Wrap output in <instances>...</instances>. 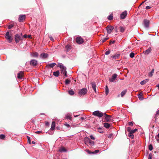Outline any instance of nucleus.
Returning a JSON list of instances; mask_svg holds the SVG:
<instances>
[{"mask_svg": "<svg viewBox=\"0 0 159 159\" xmlns=\"http://www.w3.org/2000/svg\"><path fill=\"white\" fill-rule=\"evenodd\" d=\"M108 19L109 20H111L113 19V16L112 14H111L108 17Z\"/></svg>", "mask_w": 159, "mask_h": 159, "instance_id": "nucleus-36", "label": "nucleus"}, {"mask_svg": "<svg viewBox=\"0 0 159 159\" xmlns=\"http://www.w3.org/2000/svg\"><path fill=\"white\" fill-rule=\"evenodd\" d=\"M148 148L151 151L153 149V147L152 144H150L149 145Z\"/></svg>", "mask_w": 159, "mask_h": 159, "instance_id": "nucleus-40", "label": "nucleus"}, {"mask_svg": "<svg viewBox=\"0 0 159 159\" xmlns=\"http://www.w3.org/2000/svg\"><path fill=\"white\" fill-rule=\"evenodd\" d=\"M49 39H50V40H51V41H53L54 40L53 38L51 36H49Z\"/></svg>", "mask_w": 159, "mask_h": 159, "instance_id": "nucleus-58", "label": "nucleus"}, {"mask_svg": "<svg viewBox=\"0 0 159 159\" xmlns=\"http://www.w3.org/2000/svg\"><path fill=\"white\" fill-rule=\"evenodd\" d=\"M105 93L106 95H107L109 93V89L108 86L106 85L105 88Z\"/></svg>", "mask_w": 159, "mask_h": 159, "instance_id": "nucleus-30", "label": "nucleus"}, {"mask_svg": "<svg viewBox=\"0 0 159 159\" xmlns=\"http://www.w3.org/2000/svg\"><path fill=\"white\" fill-rule=\"evenodd\" d=\"M151 8V7H150V6H147L146 7V9H147V10H148V9H150V8Z\"/></svg>", "mask_w": 159, "mask_h": 159, "instance_id": "nucleus-61", "label": "nucleus"}, {"mask_svg": "<svg viewBox=\"0 0 159 159\" xmlns=\"http://www.w3.org/2000/svg\"><path fill=\"white\" fill-rule=\"evenodd\" d=\"M104 126L107 128H108L110 126V125L107 123H104Z\"/></svg>", "mask_w": 159, "mask_h": 159, "instance_id": "nucleus-27", "label": "nucleus"}, {"mask_svg": "<svg viewBox=\"0 0 159 159\" xmlns=\"http://www.w3.org/2000/svg\"><path fill=\"white\" fill-rule=\"evenodd\" d=\"M111 58H114V59H115V56H114V55H113V56H111Z\"/></svg>", "mask_w": 159, "mask_h": 159, "instance_id": "nucleus-63", "label": "nucleus"}, {"mask_svg": "<svg viewBox=\"0 0 159 159\" xmlns=\"http://www.w3.org/2000/svg\"><path fill=\"white\" fill-rule=\"evenodd\" d=\"M90 138L92 140H94L95 139L94 137L92 135L90 136Z\"/></svg>", "mask_w": 159, "mask_h": 159, "instance_id": "nucleus-54", "label": "nucleus"}, {"mask_svg": "<svg viewBox=\"0 0 159 159\" xmlns=\"http://www.w3.org/2000/svg\"><path fill=\"white\" fill-rule=\"evenodd\" d=\"M64 75L66 77L67 76V72L64 73Z\"/></svg>", "mask_w": 159, "mask_h": 159, "instance_id": "nucleus-64", "label": "nucleus"}, {"mask_svg": "<svg viewBox=\"0 0 159 159\" xmlns=\"http://www.w3.org/2000/svg\"><path fill=\"white\" fill-rule=\"evenodd\" d=\"M27 138L28 139V143H30V144H31V140H30V138L27 136Z\"/></svg>", "mask_w": 159, "mask_h": 159, "instance_id": "nucleus-45", "label": "nucleus"}, {"mask_svg": "<svg viewBox=\"0 0 159 159\" xmlns=\"http://www.w3.org/2000/svg\"><path fill=\"white\" fill-rule=\"evenodd\" d=\"M37 63L38 62L35 59L32 60L30 62V65L34 66H36Z\"/></svg>", "mask_w": 159, "mask_h": 159, "instance_id": "nucleus-11", "label": "nucleus"}, {"mask_svg": "<svg viewBox=\"0 0 159 159\" xmlns=\"http://www.w3.org/2000/svg\"><path fill=\"white\" fill-rule=\"evenodd\" d=\"M154 69H152L151 71L148 73V76L149 77H151L152 76L154 73Z\"/></svg>", "mask_w": 159, "mask_h": 159, "instance_id": "nucleus-24", "label": "nucleus"}, {"mask_svg": "<svg viewBox=\"0 0 159 159\" xmlns=\"http://www.w3.org/2000/svg\"><path fill=\"white\" fill-rule=\"evenodd\" d=\"M90 140V139L88 137H85L84 139V141L85 143L86 144H89Z\"/></svg>", "mask_w": 159, "mask_h": 159, "instance_id": "nucleus-17", "label": "nucleus"}, {"mask_svg": "<svg viewBox=\"0 0 159 159\" xmlns=\"http://www.w3.org/2000/svg\"><path fill=\"white\" fill-rule=\"evenodd\" d=\"M109 39L108 38H101V41L102 43H103Z\"/></svg>", "mask_w": 159, "mask_h": 159, "instance_id": "nucleus-28", "label": "nucleus"}, {"mask_svg": "<svg viewBox=\"0 0 159 159\" xmlns=\"http://www.w3.org/2000/svg\"><path fill=\"white\" fill-rule=\"evenodd\" d=\"M138 97L139 98V99L140 100H143V97L141 93H139L138 95Z\"/></svg>", "mask_w": 159, "mask_h": 159, "instance_id": "nucleus-32", "label": "nucleus"}, {"mask_svg": "<svg viewBox=\"0 0 159 159\" xmlns=\"http://www.w3.org/2000/svg\"><path fill=\"white\" fill-rule=\"evenodd\" d=\"M159 115V110H158L157 111L154 117L155 119V120H156L157 119V117H158Z\"/></svg>", "mask_w": 159, "mask_h": 159, "instance_id": "nucleus-29", "label": "nucleus"}, {"mask_svg": "<svg viewBox=\"0 0 159 159\" xmlns=\"http://www.w3.org/2000/svg\"><path fill=\"white\" fill-rule=\"evenodd\" d=\"M127 15V11H125L120 14V18L121 19H124L125 18Z\"/></svg>", "mask_w": 159, "mask_h": 159, "instance_id": "nucleus-12", "label": "nucleus"}, {"mask_svg": "<svg viewBox=\"0 0 159 159\" xmlns=\"http://www.w3.org/2000/svg\"><path fill=\"white\" fill-rule=\"evenodd\" d=\"M59 67H60L61 69H62V66H64L63 65H59L58 66Z\"/></svg>", "mask_w": 159, "mask_h": 159, "instance_id": "nucleus-59", "label": "nucleus"}, {"mask_svg": "<svg viewBox=\"0 0 159 159\" xmlns=\"http://www.w3.org/2000/svg\"><path fill=\"white\" fill-rule=\"evenodd\" d=\"M55 127V121H53L52 122V123L51 127V128L50 129L51 130H53L54 129Z\"/></svg>", "mask_w": 159, "mask_h": 159, "instance_id": "nucleus-19", "label": "nucleus"}, {"mask_svg": "<svg viewBox=\"0 0 159 159\" xmlns=\"http://www.w3.org/2000/svg\"><path fill=\"white\" fill-rule=\"evenodd\" d=\"M45 125L46 126H48L49 125V123L47 121H46L45 122Z\"/></svg>", "mask_w": 159, "mask_h": 159, "instance_id": "nucleus-60", "label": "nucleus"}, {"mask_svg": "<svg viewBox=\"0 0 159 159\" xmlns=\"http://www.w3.org/2000/svg\"><path fill=\"white\" fill-rule=\"evenodd\" d=\"M13 27V25L12 24L8 26V29H11Z\"/></svg>", "mask_w": 159, "mask_h": 159, "instance_id": "nucleus-48", "label": "nucleus"}, {"mask_svg": "<svg viewBox=\"0 0 159 159\" xmlns=\"http://www.w3.org/2000/svg\"><path fill=\"white\" fill-rule=\"evenodd\" d=\"M48 56V54L45 53H43L40 55V57L42 58H46Z\"/></svg>", "mask_w": 159, "mask_h": 159, "instance_id": "nucleus-15", "label": "nucleus"}, {"mask_svg": "<svg viewBox=\"0 0 159 159\" xmlns=\"http://www.w3.org/2000/svg\"><path fill=\"white\" fill-rule=\"evenodd\" d=\"M23 37L25 38H27V35L26 34H25L24 35Z\"/></svg>", "mask_w": 159, "mask_h": 159, "instance_id": "nucleus-62", "label": "nucleus"}, {"mask_svg": "<svg viewBox=\"0 0 159 159\" xmlns=\"http://www.w3.org/2000/svg\"><path fill=\"white\" fill-rule=\"evenodd\" d=\"M120 31L121 32L123 33V32H124V31H125V28H124V27H123L122 26H120Z\"/></svg>", "mask_w": 159, "mask_h": 159, "instance_id": "nucleus-33", "label": "nucleus"}, {"mask_svg": "<svg viewBox=\"0 0 159 159\" xmlns=\"http://www.w3.org/2000/svg\"><path fill=\"white\" fill-rule=\"evenodd\" d=\"M76 41L77 43L81 44L84 42L83 39L80 37H78L76 39Z\"/></svg>", "mask_w": 159, "mask_h": 159, "instance_id": "nucleus-10", "label": "nucleus"}, {"mask_svg": "<svg viewBox=\"0 0 159 159\" xmlns=\"http://www.w3.org/2000/svg\"><path fill=\"white\" fill-rule=\"evenodd\" d=\"M128 136L129 137L131 138L132 139H133L134 138V136L133 134L131 132L129 133L128 134Z\"/></svg>", "mask_w": 159, "mask_h": 159, "instance_id": "nucleus-31", "label": "nucleus"}, {"mask_svg": "<svg viewBox=\"0 0 159 159\" xmlns=\"http://www.w3.org/2000/svg\"><path fill=\"white\" fill-rule=\"evenodd\" d=\"M15 41L16 43H18L20 40H22L23 39L22 34H16L15 36Z\"/></svg>", "mask_w": 159, "mask_h": 159, "instance_id": "nucleus-1", "label": "nucleus"}, {"mask_svg": "<svg viewBox=\"0 0 159 159\" xmlns=\"http://www.w3.org/2000/svg\"><path fill=\"white\" fill-rule=\"evenodd\" d=\"M70 80L68 79H66L65 80V84L66 85H67L69 84L70 83Z\"/></svg>", "mask_w": 159, "mask_h": 159, "instance_id": "nucleus-35", "label": "nucleus"}, {"mask_svg": "<svg viewBox=\"0 0 159 159\" xmlns=\"http://www.w3.org/2000/svg\"><path fill=\"white\" fill-rule=\"evenodd\" d=\"M68 93L69 94L71 95H73L74 94V92L72 90H69Z\"/></svg>", "mask_w": 159, "mask_h": 159, "instance_id": "nucleus-38", "label": "nucleus"}, {"mask_svg": "<svg viewBox=\"0 0 159 159\" xmlns=\"http://www.w3.org/2000/svg\"><path fill=\"white\" fill-rule=\"evenodd\" d=\"M128 124L129 125H131L132 126L133 125V123L132 122H129L128 123Z\"/></svg>", "mask_w": 159, "mask_h": 159, "instance_id": "nucleus-57", "label": "nucleus"}, {"mask_svg": "<svg viewBox=\"0 0 159 159\" xmlns=\"http://www.w3.org/2000/svg\"><path fill=\"white\" fill-rule=\"evenodd\" d=\"M143 24L144 26L147 28H148L149 27V25L150 24L149 21L147 19H144L143 20Z\"/></svg>", "mask_w": 159, "mask_h": 159, "instance_id": "nucleus-9", "label": "nucleus"}, {"mask_svg": "<svg viewBox=\"0 0 159 159\" xmlns=\"http://www.w3.org/2000/svg\"><path fill=\"white\" fill-rule=\"evenodd\" d=\"M117 75L116 74H114L112 76V78H110L109 79V81L111 82H114L116 79Z\"/></svg>", "mask_w": 159, "mask_h": 159, "instance_id": "nucleus-6", "label": "nucleus"}, {"mask_svg": "<svg viewBox=\"0 0 159 159\" xmlns=\"http://www.w3.org/2000/svg\"><path fill=\"white\" fill-rule=\"evenodd\" d=\"M151 48L150 47L148 49L145 51H144L143 53H144L145 55H148L151 52Z\"/></svg>", "mask_w": 159, "mask_h": 159, "instance_id": "nucleus-18", "label": "nucleus"}, {"mask_svg": "<svg viewBox=\"0 0 159 159\" xmlns=\"http://www.w3.org/2000/svg\"><path fill=\"white\" fill-rule=\"evenodd\" d=\"M5 37L6 38L8 41L9 42H11L12 40V38L11 36V34H10L8 32H7L5 34Z\"/></svg>", "mask_w": 159, "mask_h": 159, "instance_id": "nucleus-3", "label": "nucleus"}, {"mask_svg": "<svg viewBox=\"0 0 159 159\" xmlns=\"http://www.w3.org/2000/svg\"><path fill=\"white\" fill-rule=\"evenodd\" d=\"M117 26H115V30L116 33L117 32Z\"/></svg>", "mask_w": 159, "mask_h": 159, "instance_id": "nucleus-55", "label": "nucleus"}, {"mask_svg": "<svg viewBox=\"0 0 159 159\" xmlns=\"http://www.w3.org/2000/svg\"><path fill=\"white\" fill-rule=\"evenodd\" d=\"M152 155L151 153H150L148 155V159H152Z\"/></svg>", "mask_w": 159, "mask_h": 159, "instance_id": "nucleus-42", "label": "nucleus"}, {"mask_svg": "<svg viewBox=\"0 0 159 159\" xmlns=\"http://www.w3.org/2000/svg\"><path fill=\"white\" fill-rule=\"evenodd\" d=\"M87 89L83 88L80 90L79 93L80 95H84L87 93Z\"/></svg>", "mask_w": 159, "mask_h": 159, "instance_id": "nucleus-7", "label": "nucleus"}, {"mask_svg": "<svg viewBox=\"0 0 159 159\" xmlns=\"http://www.w3.org/2000/svg\"><path fill=\"white\" fill-rule=\"evenodd\" d=\"M104 115L105 116V119L106 121L107 122H112L113 120L111 119V116L108 115L106 113H104Z\"/></svg>", "mask_w": 159, "mask_h": 159, "instance_id": "nucleus-4", "label": "nucleus"}, {"mask_svg": "<svg viewBox=\"0 0 159 159\" xmlns=\"http://www.w3.org/2000/svg\"><path fill=\"white\" fill-rule=\"evenodd\" d=\"M23 71H20L17 74V78L19 79H22L23 77Z\"/></svg>", "mask_w": 159, "mask_h": 159, "instance_id": "nucleus-13", "label": "nucleus"}, {"mask_svg": "<svg viewBox=\"0 0 159 159\" xmlns=\"http://www.w3.org/2000/svg\"><path fill=\"white\" fill-rule=\"evenodd\" d=\"M127 92V89H125L122 91L120 93L121 97H123V96Z\"/></svg>", "mask_w": 159, "mask_h": 159, "instance_id": "nucleus-25", "label": "nucleus"}, {"mask_svg": "<svg viewBox=\"0 0 159 159\" xmlns=\"http://www.w3.org/2000/svg\"><path fill=\"white\" fill-rule=\"evenodd\" d=\"M126 130H127V131H128L129 133L130 132H131V128L130 127H128L127 128Z\"/></svg>", "mask_w": 159, "mask_h": 159, "instance_id": "nucleus-47", "label": "nucleus"}, {"mask_svg": "<svg viewBox=\"0 0 159 159\" xmlns=\"http://www.w3.org/2000/svg\"><path fill=\"white\" fill-rule=\"evenodd\" d=\"M115 40H114L113 41H110V42H109V44L110 45H111V43H115Z\"/></svg>", "mask_w": 159, "mask_h": 159, "instance_id": "nucleus-56", "label": "nucleus"}, {"mask_svg": "<svg viewBox=\"0 0 159 159\" xmlns=\"http://www.w3.org/2000/svg\"><path fill=\"white\" fill-rule=\"evenodd\" d=\"M64 125L65 126H66L67 128L69 127H70V125L69 124H67L66 123H65Z\"/></svg>", "mask_w": 159, "mask_h": 159, "instance_id": "nucleus-50", "label": "nucleus"}, {"mask_svg": "<svg viewBox=\"0 0 159 159\" xmlns=\"http://www.w3.org/2000/svg\"><path fill=\"white\" fill-rule=\"evenodd\" d=\"M93 115L99 118L102 117L104 115V113L99 111H96L93 112Z\"/></svg>", "mask_w": 159, "mask_h": 159, "instance_id": "nucleus-2", "label": "nucleus"}, {"mask_svg": "<svg viewBox=\"0 0 159 159\" xmlns=\"http://www.w3.org/2000/svg\"><path fill=\"white\" fill-rule=\"evenodd\" d=\"M56 64L55 63H53L51 64H49L47 65L46 66V67H54L55 65H56Z\"/></svg>", "mask_w": 159, "mask_h": 159, "instance_id": "nucleus-22", "label": "nucleus"}, {"mask_svg": "<svg viewBox=\"0 0 159 159\" xmlns=\"http://www.w3.org/2000/svg\"><path fill=\"white\" fill-rule=\"evenodd\" d=\"M30 55L31 57H38L39 56V54L36 52L31 53Z\"/></svg>", "mask_w": 159, "mask_h": 159, "instance_id": "nucleus-16", "label": "nucleus"}, {"mask_svg": "<svg viewBox=\"0 0 159 159\" xmlns=\"http://www.w3.org/2000/svg\"><path fill=\"white\" fill-rule=\"evenodd\" d=\"M59 151L60 152H67V150L63 147L60 148Z\"/></svg>", "mask_w": 159, "mask_h": 159, "instance_id": "nucleus-20", "label": "nucleus"}, {"mask_svg": "<svg viewBox=\"0 0 159 159\" xmlns=\"http://www.w3.org/2000/svg\"><path fill=\"white\" fill-rule=\"evenodd\" d=\"M53 75L56 77H58L59 75V72L58 70L54 72Z\"/></svg>", "mask_w": 159, "mask_h": 159, "instance_id": "nucleus-26", "label": "nucleus"}, {"mask_svg": "<svg viewBox=\"0 0 159 159\" xmlns=\"http://www.w3.org/2000/svg\"><path fill=\"white\" fill-rule=\"evenodd\" d=\"M66 119H69L70 120H71V117H70V116L67 115L66 116Z\"/></svg>", "mask_w": 159, "mask_h": 159, "instance_id": "nucleus-44", "label": "nucleus"}, {"mask_svg": "<svg viewBox=\"0 0 159 159\" xmlns=\"http://www.w3.org/2000/svg\"><path fill=\"white\" fill-rule=\"evenodd\" d=\"M110 53V50L106 52H105V54L106 55H107L109 54Z\"/></svg>", "mask_w": 159, "mask_h": 159, "instance_id": "nucleus-51", "label": "nucleus"}, {"mask_svg": "<svg viewBox=\"0 0 159 159\" xmlns=\"http://www.w3.org/2000/svg\"><path fill=\"white\" fill-rule=\"evenodd\" d=\"M43 132L42 131H36L35 133L37 134H40V133H42Z\"/></svg>", "mask_w": 159, "mask_h": 159, "instance_id": "nucleus-52", "label": "nucleus"}, {"mask_svg": "<svg viewBox=\"0 0 159 159\" xmlns=\"http://www.w3.org/2000/svg\"><path fill=\"white\" fill-rule=\"evenodd\" d=\"M137 131V129H135L134 130H131L130 132L132 134H133V133H135Z\"/></svg>", "mask_w": 159, "mask_h": 159, "instance_id": "nucleus-46", "label": "nucleus"}, {"mask_svg": "<svg viewBox=\"0 0 159 159\" xmlns=\"http://www.w3.org/2000/svg\"><path fill=\"white\" fill-rule=\"evenodd\" d=\"M66 68L65 66H62V68L61 69V73L64 74L65 73H66Z\"/></svg>", "mask_w": 159, "mask_h": 159, "instance_id": "nucleus-21", "label": "nucleus"}, {"mask_svg": "<svg viewBox=\"0 0 159 159\" xmlns=\"http://www.w3.org/2000/svg\"><path fill=\"white\" fill-rule=\"evenodd\" d=\"M134 53L133 52H131L129 56L131 58H133L134 57Z\"/></svg>", "mask_w": 159, "mask_h": 159, "instance_id": "nucleus-43", "label": "nucleus"}, {"mask_svg": "<svg viewBox=\"0 0 159 159\" xmlns=\"http://www.w3.org/2000/svg\"><path fill=\"white\" fill-rule=\"evenodd\" d=\"M98 129L99 130L98 131L101 133H103V130L100 128H98Z\"/></svg>", "mask_w": 159, "mask_h": 159, "instance_id": "nucleus-49", "label": "nucleus"}, {"mask_svg": "<svg viewBox=\"0 0 159 159\" xmlns=\"http://www.w3.org/2000/svg\"><path fill=\"white\" fill-rule=\"evenodd\" d=\"M115 56V59L118 58L120 56V54H116Z\"/></svg>", "mask_w": 159, "mask_h": 159, "instance_id": "nucleus-41", "label": "nucleus"}, {"mask_svg": "<svg viewBox=\"0 0 159 159\" xmlns=\"http://www.w3.org/2000/svg\"><path fill=\"white\" fill-rule=\"evenodd\" d=\"M66 48L67 51H69L71 49V47L70 45H68L66 46Z\"/></svg>", "mask_w": 159, "mask_h": 159, "instance_id": "nucleus-34", "label": "nucleus"}, {"mask_svg": "<svg viewBox=\"0 0 159 159\" xmlns=\"http://www.w3.org/2000/svg\"><path fill=\"white\" fill-rule=\"evenodd\" d=\"M89 144L90 145H93L94 144V142L93 141H91L90 140Z\"/></svg>", "mask_w": 159, "mask_h": 159, "instance_id": "nucleus-39", "label": "nucleus"}, {"mask_svg": "<svg viewBox=\"0 0 159 159\" xmlns=\"http://www.w3.org/2000/svg\"><path fill=\"white\" fill-rule=\"evenodd\" d=\"M25 15H20L19 17L18 20L20 22H23L25 20Z\"/></svg>", "mask_w": 159, "mask_h": 159, "instance_id": "nucleus-8", "label": "nucleus"}, {"mask_svg": "<svg viewBox=\"0 0 159 159\" xmlns=\"http://www.w3.org/2000/svg\"><path fill=\"white\" fill-rule=\"evenodd\" d=\"M5 136L4 134H2L0 135V139H4L5 138Z\"/></svg>", "mask_w": 159, "mask_h": 159, "instance_id": "nucleus-37", "label": "nucleus"}, {"mask_svg": "<svg viewBox=\"0 0 159 159\" xmlns=\"http://www.w3.org/2000/svg\"><path fill=\"white\" fill-rule=\"evenodd\" d=\"M149 80V79H147L144 80H143V81H142L140 82V84L141 85H144L146 83H147V82H148Z\"/></svg>", "mask_w": 159, "mask_h": 159, "instance_id": "nucleus-23", "label": "nucleus"}, {"mask_svg": "<svg viewBox=\"0 0 159 159\" xmlns=\"http://www.w3.org/2000/svg\"><path fill=\"white\" fill-rule=\"evenodd\" d=\"M114 29V27L111 25H107L106 27V29L108 34H110Z\"/></svg>", "mask_w": 159, "mask_h": 159, "instance_id": "nucleus-5", "label": "nucleus"}, {"mask_svg": "<svg viewBox=\"0 0 159 159\" xmlns=\"http://www.w3.org/2000/svg\"><path fill=\"white\" fill-rule=\"evenodd\" d=\"M99 151V150H95L93 152V153H97Z\"/></svg>", "mask_w": 159, "mask_h": 159, "instance_id": "nucleus-53", "label": "nucleus"}, {"mask_svg": "<svg viewBox=\"0 0 159 159\" xmlns=\"http://www.w3.org/2000/svg\"><path fill=\"white\" fill-rule=\"evenodd\" d=\"M91 84L92 86V87L93 88L94 91L96 93L97 91L96 89V83L94 82H92L91 83Z\"/></svg>", "mask_w": 159, "mask_h": 159, "instance_id": "nucleus-14", "label": "nucleus"}]
</instances>
